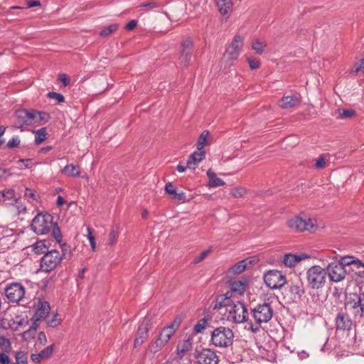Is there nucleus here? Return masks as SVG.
<instances>
[{
	"mask_svg": "<svg viewBox=\"0 0 364 364\" xmlns=\"http://www.w3.org/2000/svg\"><path fill=\"white\" fill-rule=\"evenodd\" d=\"M50 306L48 301L38 299V304L35 314L33 316L34 324L42 319H47V316L50 312Z\"/></svg>",
	"mask_w": 364,
	"mask_h": 364,
	"instance_id": "15",
	"label": "nucleus"
},
{
	"mask_svg": "<svg viewBox=\"0 0 364 364\" xmlns=\"http://www.w3.org/2000/svg\"><path fill=\"white\" fill-rule=\"evenodd\" d=\"M208 326V321L205 318H202L198 321L194 326V331L197 333H202Z\"/></svg>",
	"mask_w": 364,
	"mask_h": 364,
	"instance_id": "41",
	"label": "nucleus"
},
{
	"mask_svg": "<svg viewBox=\"0 0 364 364\" xmlns=\"http://www.w3.org/2000/svg\"><path fill=\"white\" fill-rule=\"evenodd\" d=\"M47 97L49 99L55 100L58 103H63L65 102L64 96L62 94L55 92H49L47 94Z\"/></svg>",
	"mask_w": 364,
	"mask_h": 364,
	"instance_id": "46",
	"label": "nucleus"
},
{
	"mask_svg": "<svg viewBox=\"0 0 364 364\" xmlns=\"http://www.w3.org/2000/svg\"><path fill=\"white\" fill-rule=\"evenodd\" d=\"M233 294L234 293L232 290L231 291L226 292L224 294V297H222V301L220 302V306H225L227 308L230 304H234L235 302L231 300V298L234 296Z\"/></svg>",
	"mask_w": 364,
	"mask_h": 364,
	"instance_id": "36",
	"label": "nucleus"
},
{
	"mask_svg": "<svg viewBox=\"0 0 364 364\" xmlns=\"http://www.w3.org/2000/svg\"><path fill=\"white\" fill-rule=\"evenodd\" d=\"M247 193V190L245 188L238 186V187H235L234 188H232L231 190L230 194L234 198H243L244 196H246Z\"/></svg>",
	"mask_w": 364,
	"mask_h": 364,
	"instance_id": "35",
	"label": "nucleus"
},
{
	"mask_svg": "<svg viewBox=\"0 0 364 364\" xmlns=\"http://www.w3.org/2000/svg\"><path fill=\"white\" fill-rule=\"evenodd\" d=\"M364 312V304L362 303V301L360 303V304L355 308V309H353L351 311V313L354 315L355 317L361 318L363 317Z\"/></svg>",
	"mask_w": 364,
	"mask_h": 364,
	"instance_id": "51",
	"label": "nucleus"
},
{
	"mask_svg": "<svg viewBox=\"0 0 364 364\" xmlns=\"http://www.w3.org/2000/svg\"><path fill=\"white\" fill-rule=\"evenodd\" d=\"M24 196L26 197L31 198H32L33 200H36L37 199V198H36L37 195L36 194V192L34 191H33L32 189L28 188H26Z\"/></svg>",
	"mask_w": 364,
	"mask_h": 364,
	"instance_id": "59",
	"label": "nucleus"
},
{
	"mask_svg": "<svg viewBox=\"0 0 364 364\" xmlns=\"http://www.w3.org/2000/svg\"><path fill=\"white\" fill-rule=\"evenodd\" d=\"M246 283L241 281H234L231 283V290L234 294L242 295L246 290Z\"/></svg>",
	"mask_w": 364,
	"mask_h": 364,
	"instance_id": "30",
	"label": "nucleus"
},
{
	"mask_svg": "<svg viewBox=\"0 0 364 364\" xmlns=\"http://www.w3.org/2000/svg\"><path fill=\"white\" fill-rule=\"evenodd\" d=\"M344 267L345 266L355 265L357 267H363L364 263L358 259H355L353 257H343L338 262Z\"/></svg>",
	"mask_w": 364,
	"mask_h": 364,
	"instance_id": "29",
	"label": "nucleus"
},
{
	"mask_svg": "<svg viewBox=\"0 0 364 364\" xmlns=\"http://www.w3.org/2000/svg\"><path fill=\"white\" fill-rule=\"evenodd\" d=\"M16 117L19 127L36 124L35 109H18L16 112Z\"/></svg>",
	"mask_w": 364,
	"mask_h": 364,
	"instance_id": "14",
	"label": "nucleus"
},
{
	"mask_svg": "<svg viewBox=\"0 0 364 364\" xmlns=\"http://www.w3.org/2000/svg\"><path fill=\"white\" fill-rule=\"evenodd\" d=\"M119 28V25L117 23H113L107 27L104 28L100 33V36L101 37H106L111 33H112L114 31H117Z\"/></svg>",
	"mask_w": 364,
	"mask_h": 364,
	"instance_id": "38",
	"label": "nucleus"
},
{
	"mask_svg": "<svg viewBox=\"0 0 364 364\" xmlns=\"http://www.w3.org/2000/svg\"><path fill=\"white\" fill-rule=\"evenodd\" d=\"M326 166V159L323 155L315 159L314 167L317 169H323Z\"/></svg>",
	"mask_w": 364,
	"mask_h": 364,
	"instance_id": "47",
	"label": "nucleus"
},
{
	"mask_svg": "<svg viewBox=\"0 0 364 364\" xmlns=\"http://www.w3.org/2000/svg\"><path fill=\"white\" fill-rule=\"evenodd\" d=\"M361 301L362 299L360 296L357 294L350 295L347 299L346 309L351 311L353 309H355V308L357 307Z\"/></svg>",
	"mask_w": 364,
	"mask_h": 364,
	"instance_id": "27",
	"label": "nucleus"
},
{
	"mask_svg": "<svg viewBox=\"0 0 364 364\" xmlns=\"http://www.w3.org/2000/svg\"><path fill=\"white\" fill-rule=\"evenodd\" d=\"M287 225L290 229L296 232L314 231L317 228L316 220L304 214L290 218L287 221Z\"/></svg>",
	"mask_w": 364,
	"mask_h": 364,
	"instance_id": "3",
	"label": "nucleus"
},
{
	"mask_svg": "<svg viewBox=\"0 0 364 364\" xmlns=\"http://www.w3.org/2000/svg\"><path fill=\"white\" fill-rule=\"evenodd\" d=\"M11 360L7 354L1 352L0 353V364H11Z\"/></svg>",
	"mask_w": 364,
	"mask_h": 364,
	"instance_id": "57",
	"label": "nucleus"
},
{
	"mask_svg": "<svg viewBox=\"0 0 364 364\" xmlns=\"http://www.w3.org/2000/svg\"><path fill=\"white\" fill-rule=\"evenodd\" d=\"M15 360L16 364H28L27 353L23 351L16 352Z\"/></svg>",
	"mask_w": 364,
	"mask_h": 364,
	"instance_id": "37",
	"label": "nucleus"
},
{
	"mask_svg": "<svg viewBox=\"0 0 364 364\" xmlns=\"http://www.w3.org/2000/svg\"><path fill=\"white\" fill-rule=\"evenodd\" d=\"M14 190L12 188L5 189L0 192V196L5 200H10L14 198Z\"/></svg>",
	"mask_w": 364,
	"mask_h": 364,
	"instance_id": "49",
	"label": "nucleus"
},
{
	"mask_svg": "<svg viewBox=\"0 0 364 364\" xmlns=\"http://www.w3.org/2000/svg\"><path fill=\"white\" fill-rule=\"evenodd\" d=\"M118 232L116 230H112L109 234L108 244L110 246H113L118 237Z\"/></svg>",
	"mask_w": 364,
	"mask_h": 364,
	"instance_id": "54",
	"label": "nucleus"
},
{
	"mask_svg": "<svg viewBox=\"0 0 364 364\" xmlns=\"http://www.w3.org/2000/svg\"><path fill=\"white\" fill-rule=\"evenodd\" d=\"M234 333L225 326H219L211 333L210 343L218 348H227L233 343Z\"/></svg>",
	"mask_w": 364,
	"mask_h": 364,
	"instance_id": "2",
	"label": "nucleus"
},
{
	"mask_svg": "<svg viewBox=\"0 0 364 364\" xmlns=\"http://www.w3.org/2000/svg\"><path fill=\"white\" fill-rule=\"evenodd\" d=\"M205 151L198 150L191 154L187 161L188 168L195 169L197 165L205 159Z\"/></svg>",
	"mask_w": 364,
	"mask_h": 364,
	"instance_id": "21",
	"label": "nucleus"
},
{
	"mask_svg": "<svg viewBox=\"0 0 364 364\" xmlns=\"http://www.w3.org/2000/svg\"><path fill=\"white\" fill-rule=\"evenodd\" d=\"M20 144V140L17 137L12 138L7 143V146L9 148H14L17 147Z\"/></svg>",
	"mask_w": 364,
	"mask_h": 364,
	"instance_id": "58",
	"label": "nucleus"
},
{
	"mask_svg": "<svg viewBox=\"0 0 364 364\" xmlns=\"http://www.w3.org/2000/svg\"><path fill=\"white\" fill-rule=\"evenodd\" d=\"M53 226V216L50 214H38L31 223L32 230L38 235L48 233Z\"/></svg>",
	"mask_w": 364,
	"mask_h": 364,
	"instance_id": "5",
	"label": "nucleus"
},
{
	"mask_svg": "<svg viewBox=\"0 0 364 364\" xmlns=\"http://www.w3.org/2000/svg\"><path fill=\"white\" fill-rule=\"evenodd\" d=\"M137 25V21H135V20H132L130 21L127 25H126V27L125 28L127 30V31H132L133 30L134 28H136Z\"/></svg>",
	"mask_w": 364,
	"mask_h": 364,
	"instance_id": "63",
	"label": "nucleus"
},
{
	"mask_svg": "<svg viewBox=\"0 0 364 364\" xmlns=\"http://www.w3.org/2000/svg\"><path fill=\"white\" fill-rule=\"evenodd\" d=\"M240 55V53L231 46H228L224 53L223 60L228 65H230L235 60H236Z\"/></svg>",
	"mask_w": 364,
	"mask_h": 364,
	"instance_id": "25",
	"label": "nucleus"
},
{
	"mask_svg": "<svg viewBox=\"0 0 364 364\" xmlns=\"http://www.w3.org/2000/svg\"><path fill=\"white\" fill-rule=\"evenodd\" d=\"M87 239L90 241L92 250L95 251L96 250V242H95V238L92 234V228L90 227H87Z\"/></svg>",
	"mask_w": 364,
	"mask_h": 364,
	"instance_id": "50",
	"label": "nucleus"
},
{
	"mask_svg": "<svg viewBox=\"0 0 364 364\" xmlns=\"http://www.w3.org/2000/svg\"><path fill=\"white\" fill-rule=\"evenodd\" d=\"M61 172L68 176L73 177H77L80 174L78 167L72 164L65 166L62 169Z\"/></svg>",
	"mask_w": 364,
	"mask_h": 364,
	"instance_id": "31",
	"label": "nucleus"
},
{
	"mask_svg": "<svg viewBox=\"0 0 364 364\" xmlns=\"http://www.w3.org/2000/svg\"><path fill=\"white\" fill-rule=\"evenodd\" d=\"M326 271L318 265L310 267L306 272V280L312 289H319L326 283Z\"/></svg>",
	"mask_w": 364,
	"mask_h": 364,
	"instance_id": "4",
	"label": "nucleus"
},
{
	"mask_svg": "<svg viewBox=\"0 0 364 364\" xmlns=\"http://www.w3.org/2000/svg\"><path fill=\"white\" fill-rule=\"evenodd\" d=\"M263 279L267 286L272 289H280L287 282L286 277L280 271L276 269L268 271L264 275Z\"/></svg>",
	"mask_w": 364,
	"mask_h": 364,
	"instance_id": "9",
	"label": "nucleus"
},
{
	"mask_svg": "<svg viewBox=\"0 0 364 364\" xmlns=\"http://www.w3.org/2000/svg\"><path fill=\"white\" fill-rule=\"evenodd\" d=\"M290 292L294 298L301 299L304 294V289L301 284H293L290 287Z\"/></svg>",
	"mask_w": 364,
	"mask_h": 364,
	"instance_id": "34",
	"label": "nucleus"
},
{
	"mask_svg": "<svg viewBox=\"0 0 364 364\" xmlns=\"http://www.w3.org/2000/svg\"><path fill=\"white\" fill-rule=\"evenodd\" d=\"M338 118H350L355 115V111L353 109H338Z\"/></svg>",
	"mask_w": 364,
	"mask_h": 364,
	"instance_id": "45",
	"label": "nucleus"
},
{
	"mask_svg": "<svg viewBox=\"0 0 364 364\" xmlns=\"http://www.w3.org/2000/svg\"><path fill=\"white\" fill-rule=\"evenodd\" d=\"M267 43L264 40L256 38L251 43L252 49L258 55H262L267 48Z\"/></svg>",
	"mask_w": 364,
	"mask_h": 364,
	"instance_id": "26",
	"label": "nucleus"
},
{
	"mask_svg": "<svg viewBox=\"0 0 364 364\" xmlns=\"http://www.w3.org/2000/svg\"><path fill=\"white\" fill-rule=\"evenodd\" d=\"M162 6L161 3L156 0H152L150 1L143 2L140 4V6L147 9V11L154 10L160 8Z\"/></svg>",
	"mask_w": 364,
	"mask_h": 364,
	"instance_id": "39",
	"label": "nucleus"
},
{
	"mask_svg": "<svg viewBox=\"0 0 364 364\" xmlns=\"http://www.w3.org/2000/svg\"><path fill=\"white\" fill-rule=\"evenodd\" d=\"M35 117L36 123L40 122L41 121L46 122H48L50 119L49 114L45 112H38L36 110H35Z\"/></svg>",
	"mask_w": 364,
	"mask_h": 364,
	"instance_id": "42",
	"label": "nucleus"
},
{
	"mask_svg": "<svg viewBox=\"0 0 364 364\" xmlns=\"http://www.w3.org/2000/svg\"><path fill=\"white\" fill-rule=\"evenodd\" d=\"M193 42L191 38H186L181 44L180 60L185 66L188 65L192 53Z\"/></svg>",
	"mask_w": 364,
	"mask_h": 364,
	"instance_id": "16",
	"label": "nucleus"
},
{
	"mask_svg": "<svg viewBox=\"0 0 364 364\" xmlns=\"http://www.w3.org/2000/svg\"><path fill=\"white\" fill-rule=\"evenodd\" d=\"M209 136L210 132L208 130H205L200 134L197 141V150L204 151V146L210 144Z\"/></svg>",
	"mask_w": 364,
	"mask_h": 364,
	"instance_id": "28",
	"label": "nucleus"
},
{
	"mask_svg": "<svg viewBox=\"0 0 364 364\" xmlns=\"http://www.w3.org/2000/svg\"><path fill=\"white\" fill-rule=\"evenodd\" d=\"M5 294L11 302H18L25 295V288L19 283H13L7 286Z\"/></svg>",
	"mask_w": 364,
	"mask_h": 364,
	"instance_id": "12",
	"label": "nucleus"
},
{
	"mask_svg": "<svg viewBox=\"0 0 364 364\" xmlns=\"http://www.w3.org/2000/svg\"><path fill=\"white\" fill-rule=\"evenodd\" d=\"M176 329L173 324L165 327L159 335L155 341L149 346V350L155 353L161 350L168 342L171 336L174 334Z\"/></svg>",
	"mask_w": 364,
	"mask_h": 364,
	"instance_id": "8",
	"label": "nucleus"
},
{
	"mask_svg": "<svg viewBox=\"0 0 364 364\" xmlns=\"http://www.w3.org/2000/svg\"><path fill=\"white\" fill-rule=\"evenodd\" d=\"M11 348V344L9 339L4 336H0V350L1 351L9 352Z\"/></svg>",
	"mask_w": 364,
	"mask_h": 364,
	"instance_id": "40",
	"label": "nucleus"
},
{
	"mask_svg": "<svg viewBox=\"0 0 364 364\" xmlns=\"http://www.w3.org/2000/svg\"><path fill=\"white\" fill-rule=\"evenodd\" d=\"M252 315L255 322H247V329L252 333H257L259 331L262 323H266L272 319L273 310L269 304L264 303L255 306L252 310Z\"/></svg>",
	"mask_w": 364,
	"mask_h": 364,
	"instance_id": "1",
	"label": "nucleus"
},
{
	"mask_svg": "<svg viewBox=\"0 0 364 364\" xmlns=\"http://www.w3.org/2000/svg\"><path fill=\"white\" fill-rule=\"evenodd\" d=\"M57 317H58V314L57 313L54 314L53 315V318L51 319L46 320L47 324L48 326H53V327L58 326L60 323V320L57 318Z\"/></svg>",
	"mask_w": 364,
	"mask_h": 364,
	"instance_id": "55",
	"label": "nucleus"
},
{
	"mask_svg": "<svg viewBox=\"0 0 364 364\" xmlns=\"http://www.w3.org/2000/svg\"><path fill=\"white\" fill-rule=\"evenodd\" d=\"M53 235L54 238L58 241L60 242L61 240V233L59 228L58 227L56 223H53Z\"/></svg>",
	"mask_w": 364,
	"mask_h": 364,
	"instance_id": "56",
	"label": "nucleus"
},
{
	"mask_svg": "<svg viewBox=\"0 0 364 364\" xmlns=\"http://www.w3.org/2000/svg\"><path fill=\"white\" fill-rule=\"evenodd\" d=\"M36 326H31L28 331L23 333L22 337L25 341H29L35 336Z\"/></svg>",
	"mask_w": 364,
	"mask_h": 364,
	"instance_id": "48",
	"label": "nucleus"
},
{
	"mask_svg": "<svg viewBox=\"0 0 364 364\" xmlns=\"http://www.w3.org/2000/svg\"><path fill=\"white\" fill-rule=\"evenodd\" d=\"M33 250L34 252L36 253V254H42V253H44V252L46 251V250L47 249L46 248V242L45 241H38V242H36L33 246Z\"/></svg>",
	"mask_w": 364,
	"mask_h": 364,
	"instance_id": "43",
	"label": "nucleus"
},
{
	"mask_svg": "<svg viewBox=\"0 0 364 364\" xmlns=\"http://www.w3.org/2000/svg\"><path fill=\"white\" fill-rule=\"evenodd\" d=\"M210 252L211 248H209L200 252V254L198 256L195 257L193 260L194 264H198L202 262L210 254Z\"/></svg>",
	"mask_w": 364,
	"mask_h": 364,
	"instance_id": "53",
	"label": "nucleus"
},
{
	"mask_svg": "<svg viewBox=\"0 0 364 364\" xmlns=\"http://www.w3.org/2000/svg\"><path fill=\"white\" fill-rule=\"evenodd\" d=\"M58 80L62 82L64 86H67L70 83V80L65 74H60L58 76Z\"/></svg>",
	"mask_w": 364,
	"mask_h": 364,
	"instance_id": "60",
	"label": "nucleus"
},
{
	"mask_svg": "<svg viewBox=\"0 0 364 364\" xmlns=\"http://www.w3.org/2000/svg\"><path fill=\"white\" fill-rule=\"evenodd\" d=\"M41 6V1H38V0L29 1L27 2L28 8H31L33 6Z\"/></svg>",
	"mask_w": 364,
	"mask_h": 364,
	"instance_id": "64",
	"label": "nucleus"
},
{
	"mask_svg": "<svg viewBox=\"0 0 364 364\" xmlns=\"http://www.w3.org/2000/svg\"><path fill=\"white\" fill-rule=\"evenodd\" d=\"M257 261V259L255 257H251L246 258L240 261L239 262L234 264L231 269L230 272L238 274L243 272L247 269L250 268L252 264H254Z\"/></svg>",
	"mask_w": 364,
	"mask_h": 364,
	"instance_id": "17",
	"label": "nucleus"
},
{
	"mask_svg": "<svg viewBox=\"0 0 364 364\" xmlns=\"http://www.w3.org/2000/svg\"><path fill=\"white\" fill-rule=\"evenodd\" d=\"M198 364H218L219 358L216 353L210 348H203L196 355Z\"/></svg>",
	"mask_w": 364,
	"mask_h": 364,
	"instance_id": "13",
	"label": "nucleus"
},
{
	"mask_svg": "<svg viewBox=\"0 0 364 364\" xmlns=\"http://www.w3.org/2000/svg\"><path fill=\"white\" fill-rule=\"evenodd\" d=\"M229 46L240 53L244 46V37L240 35H236Z\"/></svg>",
	"mask_w": 364,
	"mask_h": 364,
	"instance_id": "32",
	"label": "nucleus"
},
{
	"mask_svg": "<svg viewBox=\"0 0 364 364\" xmlns=\"http://www.w3.org/2000/svg\"><path fill=\"white\" fill-rule=\"evenodd\" d=\"M301 102L300 98L297 95L284 96L280 101L279 106L283 109H289L297 107Z\"/></svg>",
	"mask_w": 364,
	"mask_h": 364,
	"instance_id": "22",
	"label": "nucleus"
},
{
	"mask_svg": "<svg viewBox=\"0 0 364 364\" xmlns=\"http://www.w3.org/2000/svg\"><path fill=\"white\" fill-rule=\"evenodd\" d=\"M165 191L167 193L172 196V198L176 199L182 203L188 201L185 193H178L176 188L172 185L171 183H168L165 186Z\"/></svg>",
	"mask_w": 364,
	"mask_h": 364,
	"instance_id": "23",
	"label": "nucleus"
},
{
	"mask_svg": "<svg viewBox=\"0 0 364 364\" xmlns=\"http://www.w3.org/2000/svg\"><path fill=\"white\" fill-rule=\"evenodd\" d=\"M228 312V318L235 323L247 321V310L245 304L240 301L235 302L226 308Z\"/></svg>",
	"mask_w": 364,
	"mask_h": 364,
	"instance_id": "7",
	"label": "nucleus"
},
{
	"mask_svg": "<svg viewBox=\"0 0 364 364\" xmlns=\"http://www.w3.org/2000/svg\"><path fill=\"white\" fill-rule=\"evenodd\" d=\"M215 3L221 15L226 18L230 16L233 6L231 0H215Z\"/></svg>",
	"mask_w": 364,
	"mask_h": 364,
	"instance_id": "19",
	"label": "nucleus"
},
{
	"mask_svg": "<svg viewBox=\"0 0 364 364\" xmlns=\"http://www.w3.org/2000/svg\"><path fill=\"white\" fill-rule=\"evenodd\" d=\"M35 142L39 145L47 139V132L45 127L39 129L34 132Z\"/></svg>",
	"mask_w": 364,
	"mask_h": 364,
	"instance_id": "33",
	"label": "nucleus"
},
{
	"mask_svg": "<svg viewBox=\"0 0 364 364\" xmlns=\"http://www.w3.org/2000/svg\"><path fill=\"white\" fill-rule=\"evenodd\" d=\"M309 257L305 254H287L284 257L283 263L287 267H293L301 260Z\"/></svg>",
	"mask_w": 364,
	"mask_h": 364,
	"instance_id": "20",
	"label": "nucleus"
},
{
	"mask_svg": "<svg viewBox=\"0 0 364 364\" xmlns=\"http://www.w3.org/2000/svg\"><path fill=\"white\" fill-rule=\"evenodd\" d=\"M53 353V345H50L45 348L40 352V355L43 360H47L51 357Z\"/></svg>",
	"mask_w": 364,
	"mask_h": 364,
	"instance_id": "44",
	"label": "nucleus"
},
{
	"mask_svg": "<svg viewBox=\"0 0 364 364\" xmlns=\"http://www.w3.org/2000/svg\"><path fill=\"white\" fill-rule=\"evenodd\" d=\"M329 279L333 282L343 280L346 276V270L338 262L330 263L326 269Z\"/></svg>",
	"mask_w": 364,
	"mask_h": 364,
	"instance_id": "10",
	"label": "nucleus"
},
{
	"mask_svg": "<svg viewBox=\"0 0 364 364\" xmlns=\"http://www.w3.org/2000/svg\"><path fill=\"white\" fill-rule=\"evenodd\" d=\"M38 342H39L41 345H43V346L46 345V343H47V338H46V336L45 333H43V332H40V333H38Z\"/></svg>",
	"mask_w": 364,
	"mask_h": 364,
	"instance_id": "62",
	"label": "nucleus"
},
{
	"mask_svg": "<svg viewBox=\"0 0 364 364\" xmlns=\"http://www.w3.org/2000/svg\"><path fill=\"white\" fill-rule=\"evenodd\" d=\"M151 325V318L149 316H146L138 328L134 344L135 348L141 346L146 340Z\"/></svg>",
	"mask_w": 364,
	"mask_h": 364,
	"instance_id": "11",
	"label": "nucleus"
},
{
	"mask_svg": "<svg viewBox=\"0 0 364 364\" xmlns=\"http://www.w3.org/2000/svg\"><path fill=\"white\" fill-rule=\"evenodd\" d=\"M247 60L251 70H255L259 68L260 61L255 58H247Z\"/></svg>",
	"mask_w": 364,
	"mask_h": 364,
	"instance_id": "52",
	"label": "nucleus"
},
{
	"mask_svg": "<svg viewBox=\"0 0 364 364\" xmlns=\"http://www.w3.org/2000/svg\"><path fill=\"white\" fill-rule=\"evenodd\" d=\"M31 359L33 362L39 363L41 360L43 359L42 358V356L40 355V353H32L31 355Z\"/></svg>",
	"mask_w": 364,
	"mask_h": 364,
	"instance_id": "61",
	"label": "nucleus"
},
{
	"mask_svg": "<svg viewBox=\"0 0 364 364\" xmlns=\"http://www.w3.org/2000/svg\"><path fill=\"white\" fill-rule=\"evenodd\" d=\"M206 174L209 179V181L207 184L208 187L215 188L224 186L225 184L223 180L217 177L216 173L212 169H208Z\"/></svg>",
	"mask_w": 364,
	"mask_h": 364,
	"instance_id": "24",
	"label": "nucleus"
},
{
	"mask_svg": "<svg viewBox=\"0 0 364 364\" xmlns=\"http://www.w3.org/2000/svg\"><path fill=\"white\" fill-rule=\"evenodd\" d=\"M65 253H60L55 250L46 253L41 260V269L43 272H50L61 262Z\"/></svg>",
	"mask_w": 364,
	"mask_h": 364,
	"instance_id": "6",
	"label": "nucleus"
},
{
	"mask_svg": "<svg viewBox=\"0 0 364 364\" xmlns=\"http://www.w3.org/2000/svg\"><path fill=\"white\" fill-rule=\"evenodd\" d=\"M336 331H349L351 328L352 322L346 314L339 313L336 318Z\"/></svg>",
	"mask_w": 364,
	"mask_h": 364,
	"instance_id": "18",
	"label": "nucleus"
}]
</instances>
